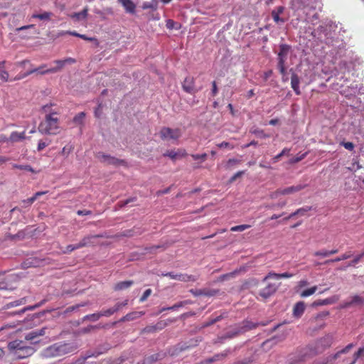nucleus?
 <instances>
[{"mask_svg":"<svg viewBox=\"0 0 364 364\" xmlns=\"http://www.w3.org/2000/svg\"><path fill=\"white\" fill-rule=\"evenodd\" d=\"M77 348V345L73 343L59 342L46 348L43 351V354L46 357L48 358L59 357L73 353Z\"/></svg>","mask_w":364,"mask_h":364,"instance_id":"nucleus-2","label":"nucleus"},{"mask_svg":"<svg viewBox=\"0 0 364 364\" xmlns=\"http://www.w3.org/2000/svg\"><path fill=\"white\" fill-rule=\"evenodd\" d=\"M306 156V153L305 154H303L299 156H296L293 159H291L290 162L291 164H295V163H298L300 161H301L302 159H304L305 158V156Z\"/></svg>","mask_w":364,"mask_h":364,"instance_id":"nucleus-55","label":"nucleus"},{"mask_svg":"<svg viewBox=\"0 0 364 364\" xmlns=\"http://www.w3.org/2000/svg\"><path fill=\"white\" fill-rule=\"evenodd\" d=\"M162 276L168 277L172 279L184 282H194L198 280L199 276L187 274H175L174 272L163 273Z\"/></svg>","mask_w":364,"mask_h":364,"instance_id":"nucleus-8","label":"nucleus"},{"mask_svg":"<svg viewBox=\"0 0 364 364\" xmlns=\"http://www.w3.org/2000/svg\"><path fill=\"white\" fill-rule=\"evenodd\" d=\"M311 210V206H304V207L297 209L296 213H298V215L304 216L306 214V213H308Z\"/></svg>","mask_w":364,"mask_h":364,"instance_id":"nucleus-42","label":"nucleus"},{"mask_svg":"<svg viewBox=\"0 0 364 364\" xmlns=\"http://www.w3.org/2000/svg\"><path fill=\"white\" fill-rule=\"evenodd\" d=\"M353 347V343H350L348 344V346H346L344 348H343L342 350H341L340 351H338V353H339V355L341 354H343V353H348L352 348Z\"/></svg>","mask_w":364,"mask_h":364,"instance_id":"nucleus-60","label":"nucleus"},{"mask_svg":"<svg viewBox=\"0 0 364 364\" xmlns=\"http://www.w3.org/2000/svg\"><path fill=\"white\" fill-rule=\"evenodd\" d=\"M25 345L26 344L23 341L15 340L8 343V348L13 353L14 356L16 351H20Z\"/></svg>","mask_w":364,"mask_h":364,"instance_id":"nucleus-16","label":"nucleus"},{"mask_svg":"<svg viewBox=\"0 0 364 364\" xmlns=\"http://www.w3.org/2000/svg\"><path fill=\"white\" fill-rule=\"evenodd\" d=\"M299 82L300 81L298 75L295 73H293L291 77V85L296 95H300L301 93L299 90Z\"/></svg>","mask_w":364,"mask_h":364,"instance_id":"nucleus-24","label":"nucleus"},{"mask_svg":"<svg viewBox=\"0 0 364 364\" xmlns=\"http://www.w3.org/2000/svg\"><path fill=\"white\" fill-rule=\"evenodd\" d=\"M350 257V255H348V254L346 253V254H343L341 256L338 257H336L335 259H332V261H335V262H340L341 260L347 259H348Z\"/></svg>","mask_w":364,"mask_h":364,"instance_id":"nucleus-57","label":"nucleus"},{"mask_svg":"<svg viewBox=\"0 0 364 364\" xmlns=\"http://www.w3.org/2000/svg\"><path fill=\"white\" fill-rule=\"evenodd\" d=\"M250 227V225H236V226H234V227H232L230 228V230L232 232H242L247 229H248Z\"/></svg>","mask_w":364,"mask_h":364,"instance_id":"nucleus-38","label":"nucleus"},{"mask_svg":"<svg viewBox=\"0 0 364 364\" xmlns=\"http://www.w3.org/2000/svg\"><path fill=\"white\" fill-rule=\"evenodd\" d=\"M189 291L195 296H202V295L212 296L215 295L218 291L214 290V289H190Z\"/></svg>","mask_w":364,"mask_h":364,"instance_id":"nucleus-15","label":"nucleus"},{"mask_svg":"<svg viewBox=\"0 0 364 364\" xmlns=\"http://www.w3.org/2000/svg\"><path fill=\"white\" fill-rule=\"evenodd\" d=\"M186 152L185 150L178 149L176 151H174V150L167 151L166 152H165L164 154V156H168L171 159L174 161V160H176L178 158H181V157L186 156Z\"/></svg>","mask_w":364,"mask_h":364,"instance_id":"nucleus-18","label":"nucleus"},{"mask_svg":"<svg viewBox=\"0 0 364 364\" xmlns=\"http://www.w3.org/2000/svg\"><path fill=\"white\" fill-rule=\"evenodd\" d=\"M278 69L279 70L280 73L283 75V77L287 75V70L285 67V63H278L277 64Z\"/></svg>","mask_w":364,"mask_h":364,"instance_id":"nucleus-51","label":"nucleus"},{"mask_svg":"<svg viewBox=\"0 0 364 364\" xmlns=\"http://www.w3.org/2000/svg\"><path fill=\"white\" fill-rule=\"evenodd\" d=\"M9 73L5 68V61L0 62V79L4 82L9 80Z\"/></svg>","mask_w":364,"mask_h":364,"instance_id":"nucleus-28","label":"nucleus"},{"mask_svg":"<svg viewBox=\"0 0 364 364\" xmlns=\"http://www.w3.org/2000/svg\"><path fill=\"white\" fill-rule=\"evenodd\" d=\"M100 237V235H99L86 236L84 238H82V240L80 242L77 243L78 247L80 249L84 247L93 245L95 243L94 240L96 238Z\"/></svg>","mask_w":364,"mask_h":364,"instance_id":"nucleus-17","label":"nucleus"},{"mask_svg":"<svg viewBox=\"0 0 364 364\" xmlns=\"http://www.w3.org/2000/svg\"><path fill=\"white\" fill-rule=\"evenodd\" d=\"M245 171H238L236 173H235L232 177L230 179V181L231 183L234 182L237 178L240 177L241 176H242L244 174Z\"/></svg>","mask_w":364,"mask_h":364,"instance_id":"nucleus-61","label":"nucleus"},{"mask_svg":"<svg viewBox=\"0 0 364 364\" xmlns=\"http://www.w3.org/2000/svg\"><path fill=\"white\" fill-rule=\"evenodd\" d=\"M48 333V328L43 327L40 329H36L26 333L25 336V340L31 341V344H37L40 341L38 340L39 337L46 336Z\"/></svg>","mask_w":364,"mask_h":364,"instance_id":"nucleus-7","label":"nucleus"},{"mask_svg":"<svg viewBox=\"0 0 364 364\" xmlns=\"http://www.w3.org/2000/svg\"><path fill=\"white\" fill-rule=\"evenodd\" d=\"M330 304L329 299H323V300H318L314 303V305L318 306V305H326Z\"/></svg>","mask_w":364,"mask_h":364,"instance_id":"nucleus-63","label":"nucleus"},{"mask_svg":"<svg viewBox=\"0 0 364 364\" xmlns=\"http://www.w3.org/2000/svg\"><path fill=\"white\" fill-rule=\"evenodd\" d=\"M46 68V65H43L39 67L38 68L31 70L24 75V77L28 76V75H31L36 72H38L39 73L42 74L41 72L46 70H43V68Z\"/></svg>","mask_w":364,"mask_h":364,"instance_id":"nucleus-47","label":"nucleus"},{"mask_svg":"<svg viewBox=\"0 0 364 364\" xmlns=\"http://www.w3.org/2000/svg\"><path fill=\"white\" fill-rule=\"evenodd\" d=\"M50 144V141H40L38 144V151H41L44 148H46L48 144Z\"/></svg>","mask_w":364,"mask_h":364,"instance_id":"nucleus-54","label":"nucleus"},{"mask_svg":"<svg viewBox=\"0 0 364 364\" xmlns=\"http://www.w3.org/2000/svg\"><path fill=\"white\" fill-rule=\"evenodd\" d=\"M52 15L53 14L50 12H43L40 14H33L32 17L35 18H39L41 20H49Z\"/></svg>","mask_w":364,"mask_h":364,"instance_id":"nucleus-34","label":"nucleus"},{"mask_svg":"<svg viewBox=\"0 0 364 364\" xmlns=\"http://www.w3.org/2000/svg\"><path fill=\"white\" fill-rule=\"evenodd\" d=\"M317 289V287L314 286L301 292L300 296L301 297H307L314 294Z\"/></svg>","mask_w":364,"mask_h":364,"instance_id":"nucleus-32","label":"nucleus"},{"mask_svg":"<svg viewBox=\"0 0 364 364\" xmlns=\"http://www.w3.org/2000/svg\"><path fill=\"white\" fill-rule=\"evenodd\" d=\"M162 326L160 323H157L156 326H148L145 327L143 330V333H153L155 332L158 329H161Z\"/></svg>","mask_w":364,"mask_h":364,"instance_id":"nucleus-33","label":"nucleus"},{"mask_svg":"<svg viewBox=\"0 0 364 364\" xmlns=\"http://www.w3.org/2000/svg\"><path fill=\"white\" fill-rule=\"evenodd\" d=\"M14 168H18L21 170H24L27 171H30L31 173H36L33 168L29 165H18V164H13Z\"/></svg>","mask_w":364,"mask_h":364,"instance_id":"nucleus-36","label":"nucleus"},{"mask_svg":"<svg viewBox=\"0 0 364 364\" xmlns=\"http://www.w3.org/2000/svg\"><path fill=\"white\" fill-rule=\"evenodd\" d=\"M151 289H146L144 292V294L141 296V297L140 298L139 301L141 302L145 301L147 299V298L151 295Z\"/></svg>","mask_w":364,"mask_h":364,"instance_id":"nucleus-50","label":"nucleus"},{"mask_svg":"<svg viewBox=\"0 0 364 364\" xmlns=\"http://www.w3.org/2000/svg\"><path fill=\"white\" fill-rule=\"evenodd\" d=\"M333 342L332 335L327 334L322 338L315 341L306 348L305 355L314 356L323 353L326 349L329 348Z\"/></svg>","mask_w":364,"mask_h":364,"instance_id":"nucleus-3","label":"nucleus"},{"mask_svg":"<svg viewBox=\"0 0 364 364\" xmlns=\"http://www.w3.org/2000/svg\"><path fill=\"white\" fill-rule=\"evenodd\" d=\"M41 306V304H36V305H33V306H28L24 309H23L22 310H21L19 311V313H24L26 312V311H32V310H34L36 309V308L39 307Z\"/></svg>","mask_w":364,"mask_h":364,"instance_id":"nucleus-58","label":"nucleus"},{"mask_svg":"<svg viewBox=\"0 0 364 364\" xmlns=\"http://www.w3.org/2000/svg\"><path fill=\"white\" fill-rule=\"evenodd\" d=\"M230 353V350H225L221 353L215 354L213 357L209 358L203 361L205 364L212 363L215 361L220 360L225 358Z\"/></svg>","mask_w":364,"mask_h":364,"instance_id":"nucleus-19","label":"nucleus"},{"mask_svg":"<svg viewBox=\"0 0 364 364\" xmlns=\"http://www.w3.org/2000/svg\"><path fill=\"white\" fill-rule=\"evenodd\" d=\"M293 276L292 274H289V273H287V272H285V273H282V274H277V273H274V272H269L264 279H263V282H267L268 279H283V278H290Z\"/></svg>","mask_w":364,"mask_h":364,"instance_id":"nucleus-20","label":"nucleus"},{"mask_svg":"<svg viewBox=\"0 0 364 364\" xmlns=\"http://www.w3.org/2000/svg\"><path fill=\"white\" fill-rule=\"evenodd\" d=\"M144 314L145 313L144 311H132L127 314L126 318L127 319L128 321H131L140 318L141 316L144 315Z\"/></svg>","mask_w":364,"mask_h":364,"instance_id":"nucleus-30","label":"nucleus"},{"mask_svg":"<svg viewBox=\"0 0 364 364\" xmlns=\"http://www.w3.org/2000/svg\"><path fill=\"white\" fill-rule=\"evenodd\" d=\"M49 108L50 106L48 105L43 107L44 112L48 114L46 115L45 120L39 124L38 129L41 134H56L59 129L58 119L54 117L56 114L55 112H50Z\"/></svg>","mask_w":364,"mask_h":364,"instance_id":"nucleus-1","label":"nucleus"},{"mask_svg":"<svg viewBox=\"0 0 364 364\" xmlns=\"http://www.w3.org/2000/svg\"><path fill=\"white\" fill-rule=\"evenodd\" d=\"M364 304V299L359 295H355L352 297L351 301L346 302L344 307H350L353 305H363Z\"/></svg>","mask_w":364,"mask_h":364,"instance_id":"nucleus-26","label":"nucleus"},{"mask_svg":"<svg viewBox=\"0 0 364 364\" xmlns=\"http://www.w3.org/2000/svg\"><path fill=\"white\" fill-rule=\"evenodd\" d=\"M100 317H101L100 314V312H98V313L86 315L85 316H84L83 320L84 321L90 320L92 321H97V320L100 319Z\"/></svg>","mask_w":364,"mask_h":364,"instance_id":"nucleus-37","label":"nucleus"},{"mask_svg":"<svg viewBox=\"0 0 364 364\" xmlns=\"http://www.w3.org/2000/svg\"><path fill=\"white\" fill-rule=\"evenodd\" d=\"M36 352V349L31 346L25 345L20 351H16L15 357L18 359H23L32 355Z\"/></svg>","mask_w":364,"mask_h":364,"instance_id":"nucleus-12","label":"nucleus"},{"mask_svg":"<svg viewBox=\"0 0 364 364\" xmlns=\"http://www.w3.org/2000/svg\"><path fill=\"white\" fill-rule=\"evenodd\" d=\"M85 117V113L82 112L78 113L73 118V122L77 124H82L84 119Z\"/></svg>","mask_w":364,"mask_h":364,"instance_id":"nucleus-35","label":"nucleus"},{"mask_svg":"<svg viewBox=\"0 0 364 364\" xmlns=\"http://www.w3.org/2000/svg\"><path fill=\"white\" fill-rule=\"evenodd\" d=\"M337 26L335 23L330 22L325 25L319 26L315 32L318 33V38L322 39L323 36L324 39L327 41L334 37V32Z\"/></svg>","mask_w":364,"mask_h":364,"instance_id":"nucleus-4","label":"nucleus"},{"mask_svg":"<svg viewBox=\"0 0 364 364\" xmlns=\"http://www.w3.org/2000/svg\"><path fill=\"white\" fill-rule=\"evenodd\" d=\"M339 353H336L334 355H328L325 358L321 364H333L334 360H336L339 357Z\"/></svg>","mask_w":364,"mask_h":364,"instance_id":"nucleus-31","label":"nucleus"},{"mask_svg":"<svg viewBox=\"0 0 364 364\" xmlns=\"http://www.w3.org/2000/svg\"><path fill=\"white\" fill-rule=\"evenodd\" d=\"M133 284L134 282L132 280L119 282L115 284L114 289L115 291L124 290L129 288Z\"/></svg>","mask_w":364,"mask_h":364,"instance_id":"nucleus-27","label":"nucleus"},{"mask_svg":"<svg viewBox=\"0 0 364 364\" xmlns=\"http://www.w3.org/2000/svg\"><path fill=\"white\" fill-rule=\"evenodd\" d=\"M158 359H159V355H151V356L148 357L147 358H146V361L148 363H151V362L156 361Z\"/></svg>","mask_w":364,"mask_h":364,"instance_id":"nucleus-64","label":"nucleus"},{"mask_svg":"<svg viewBox=\"0 0 364 364\" xmlns=\"http://www.w3.org/2000/svg\"><path fill=\"white\" fill-rule=\"evenodd\" d=\"M97 159L105 165H112L114 166H118L121 165H124L125 162L123 160L117 159L110 155L105 154L102 152H98L96 154Z\"/></svg>","mask_w":364,"mask_h":364,"instance_id":"nucleus-6","label":"nucleus"},{"mask_svg":"<svg viewBox=\"0 0 364 364\" xmlns=\"http://www.w3.org/2000/svg\"><path fill=\"white\" fill-rule=\"evenodd\" d=\"M278 340L282 341V339H279V337H274V338H272L271 339H269V340H267L266 341H264L263 343V346H265L269 344H270V345L275 344Z\"/></svg>","mask_w":364,"mask_h":364,"instance_id":"nucleus-52","label":"nucleus"},{"mask_svg":"<svg viewBox=\"0 0 364 364\" xmlns=\"http://www.w3.org/2000/svg\"><path fill=\"white\" fill-rule=\"evenodd\" d=\"M364 256V252L356 256L348 264V266H354L356 264H358L362 259V257Z\"/></svg>","mask_w":364,"mask_h":364,"instance_id":"nucleus-48","label":"nucleus"},{"mask_svg":"<svg viewBox=\"0 0 364 364\" xmlns=\"http://www.w3.org/2000/svg\"><path fill=\"white\" fill-rule=\"evenodd\" d=\"M291 47L287 44H282L279 46L278 53V63H285Z\"/></svg>","mask_w":364,"mask_h":364,"instance_id":"nucleus-13","label":"nucleus"},{"mask_svg":"<svg viewBox=\"0 0 364 364\" xmlns=\"http://www.w3.org/2000/svg\"><path fill=\"white\" fill-rule=\"evenodd\" d=\"M160 136L164 140L177 139L181 136V131L178 129L164 127L159 132Z\"/></svg>","mask_w":364,"mask_h":364,"instance_id":"nucleus-9","label":"nucleus"},{"mask_svg":"<svg viewBox=\"0 0 364 364\" xmlns=\"http://www.w3.org/2000/svg\"><path fill=\"white\" fill-rule=\"evenodd\" d=\"M128 304V300H125L122 302H118L114 306L113 309L114 310V312H117L119 311L122 307L127 306Z\"/></svg>","mask_w":364,"mask_h":364,"instance_id":"nucleus-46","label":"nucleus"},{"mask_svg":"<svg viewBox=\"0 0 364 364\" xmlns=\"http://www.w3.org/2000/svg\"><path fill=\"white\" fill-rule=\"evenodd\" d=\"M182 87L186 92L190 94H194L198 91L194 86V80L191 77H187L185 78Z\"/></svg>","mask_w":364,"mask_h":364,"instance_id":"nucleus-14","label":"nucleus"},{"mask_svg":"<svg viewBox=\"0 0 364 364\" xmlns=\"http://www.w3.org/2000/svg\"><path fill=\"white\" fill-rule=\"evenodd\" d=\"M26 139L25 132H11L9 139H10V143H16L18 141H21Z\"/></svg>","mask_w":364,"mask_h":364,"instance_id":"nucleus-22","label":"nucleus"},{"mask_svg":"<svg viewBox=\"0 0 364 364\" xmlns=\"http://www.w3.org/2000/svg\"><path fill=\"white\" fill-rule=\"evenodd\" d=\"M191 156L194 160L201 159L202 161H205L206 159L207 154H192Z\"/></svg>","mask_w":364,"mask_h":364,"instance_id":"nucleus-59","label":"nucleus"},{"mask_svg":"<svg viewBox=\"0 0 364 364\" xmlns=\"http://www.w3.org/2000/svg\"><path fill=\"white\" fill-rule=\"evenodd\" d=\"M77 249H80V247H78V244L69 245L65 247V250H62V252L63 254H68Z\"/></svg>","mask_w":364,"mask_h":364,"instance_id":"nucleus-40","label":"nucleus"},{"mask_svg":"<svg viewBox=\"0 0 364 364\" xmlns=\"http://www.w3.org/2000/svg\"><path fill=\"white\" fill-rule=\"evenodd\" d=\"M119 3L125 9L126 11L128 13H134L135 11V5L132 0H118Z\"/></svg>","mask_w":364,"mask_h":364,"instance_id":"nucleus-25","label":"nucleus"},{"mask_svg":"<svg viewBox=\"0 0 364 364\" xmlns=\"http://www.w3.org/2000/svg\"><path fill=\"white\" fill-rule=\"evenodd\" d=\"M35 200H36V199H35V197H33V196L31 198H29L26 200H23L22 201L23 207H27V206L31 205Z\"/></svg>","mask_w":364,"mask_h":364,"instance_id":"nucleus-53","label":"nucleus"},{"mask_svg":"<svg viewBox=\"0 0 364 364\" xmlns=\"http://www.w3.org/2000/svg\"><path fill=\"white\" fill-rule=\"evenodd\" d=\"M364 353V348H360L356 353L353 354V360L349 364H354L356 360Z\"/></svg>","mask_w":364,"mask_h":364,"instance_id":"nucleus-39","label":"nucleus"},{"mask_svg":"<svg viewBox=\"0 0 364 364\" xmlns=\"http://www.w3.org/2000/svg\"><path fill=\"white\" fill-rule=\"evenodd\" d=\"M279 284L269 282L265 287L259 291V296L263 299H267L273 295L277 290Z\"/></svg>","mask_w":364,"mask_h":364,"instance_id":"nucleus-11","label":"nucleus"},{"mask_svg":"<svg viewBox=\"0 0 364 364\" xmlns=\"http://www.w3.org/2000/svg\"><path fill=\"white\" fill-rule=\"evenodd\" d=\"M88 14V8L85 7L84 9L78 13H73L70 15V18H73L75 21H80L81 20L85 19L87 16Z\"/></svg>","mask_w":364,"mask_h":364,"instance_id":"nucleus-23","label":"nucleus"},{"mask_svg":"<svg viewBox=\"0 0 364 364\" xmlns=\"http://www.w3.org/2000/svg\"><path fill=\"white\" fill-rule=\"evenodd\" d=\"M114 313L115 312H114L113 307L109 308L106 310H103L100 312V316H106V317H109V316H112V314H114Z\"/></svg>","mask_w":364,"mask_h":364,"instance_id":"nucleus-44","label":"nucleus"},{"mask_svg":"<svg viewBox=\"0 0 364 364\" xmlns=\"http://www.w3.org/2000/svg\"><path fill=\"white\" fill-rule=\"evenodd\" d=\"M240 161L236 159H230L225 165V167L227 169H230L233 166L239 164Z\"/></svg>","mask_w":364,"mask_h":364,"instance_id":"nucleus-45","label":"nucleus"},{"mask_svg":"<svg viewBox=\"0 0 364 364\" xmlns=\"http://www.w3.org/2000/svg\"><path fill=\"white\" fill-rule=\"evenodd\" d=\"M306 306L304 301L297 302L293 309V315L295 317L299 318L304 312Z\"/></svg>","mask_w":364,"mask_h":364,"instance_id":"nucleus-21","label":"nucleus"},{"mask_svg":"<svg viewBox=\"0 0 364 364\" xmlns=\"http://www.w3.org/2000/svg\"><path fill=\"white\" fill-rule=\"evenodd\" d=\"M315 256H321V257H328L329 256V253H328V251L327 250H320V251H316L314 252V254Z\"/></svg>","mask_w":364,"mask_h":364,"instance_id":"nucleus-56","label":"nucleus"},{"mask_svg":"<svg viewBox=\"0 0 364 364\" xmlns=\"http://www.w3.org/2000/svg\"><path fill=\"white\" fill-rule=\"evenodd\" d=\"M25 302H26V299L24 298H23L20 300L15 301L14 302L10 303L9 305L11 306H17L18 305L25 304Z\"/></svg>","mask_w":364,"mask_h":364,"instance_id":"nucleus-62","label":"nucleus"},{"mask_svg":"<svg viewBox=\"0 0 364 364\" xmlns=\"http://www.w3.org/2000/svg\"><path fill=\"white\" fill-rule=\"evenodd\" d=\"M272 16L274 19V21L277 23H284V20L283 18H281L279 17V14H278V12H277L276 10H273L272 11Z\"/></svg>","mask_w":364,"mask_h":364,"instance_id":"nucleus-43","label":"nucleus"},{"mask_svg":"<svg viewBox=\"0 0 364 364\" xmlns=\"http://www.w3.org/2000/svg\"><path fill=\"white\" fill-rule=\"evenodd\" d=\"M290 149H287V148H284L282 151L281 153H279V154H277V156H275L273 159H272V161H273V163H276L277 162L282 156H283L285 154H287L289 152Z\"/></svg>","mask_w":364,"mask_h":364,"instance_id":"nucleus-41","label":"nucleus"},{"mask_svg":"<svg viewBox=\"0 0 364 364\" xmlns=\"http://www.w3.org/2000/svg\"><path fill=\"white\" fill-rule=\"evenodd\" d=\"M340 144L349 151H353L355 146L354 144L350 141H341Z\"/></svg>","mask_w":364,"mask_h":364,"instance_id":"nucleus-49","label":"nucleus"},{"mask_svg":"<svg viewBox=\"0 0 364 364\" xmlns=\"http://www.w3.org/2000/svg\"><path fill=\"white\" fill-rule=\"evenodd\" d=\"M307 187V184L299 183L295 186H291L284 188L277 189L272 194V198H276L280 195H291L299 192Z\"/></svg>","mask_w":364,"mask_h":364,"instance_id":"nucleus-5","label":"nucleus"},{"mask_svg":"<svg viewBox=\"0 0 364 364\" xmlns=\"http://www.w3.org/2000/svg\"><path fill=\"white\" fill-rule=\"evenodd\" d=\"M54 63L57 65L55 68H51L49 69H47L45 71L41 72L42 75L46 74V73H55L58 71H60L66 64H72L75 63V60L72 58H68L64 60H58L54 61Z\"/></svg>","mask_w":364,"mask_h":364,"instance_id":"nucleus-10","label":"nucleus"},{"mask_svg":"<svg viewBox=\"0 0 364 364\" xmlns=\"http://www.w3.org/2000/svg\"><path fill=\"white\" fill-rule=\"evenodd\" d=\"M141 233L139 228L134 227L133 229L126 230L122 232V235L124 237H133L136 235Z\"/></svg>","mask_w":364,"mask_h":364,"instance_id":"nucleus-29","label":"nucleus"}]
</instances>
